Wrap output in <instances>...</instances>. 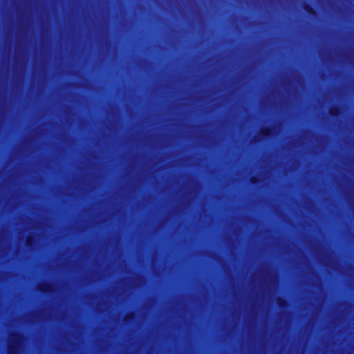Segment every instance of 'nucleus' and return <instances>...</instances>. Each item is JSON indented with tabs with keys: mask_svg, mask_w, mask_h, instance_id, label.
Segmentation results:
<instances>
[{
	"mask_svg": "<svg viewBox=\"0 0 354 354\" xmlns=\"http://www.w3.org/2000/svg\"><path fill=\"white\" fill-rule=\"evenodd\" d=\"M12 339L8 348V354H18L19 346L21 343V335L15 333L12 335Z\"/></svg>",
	"mask_w": 354,
	"mask_h": 354,
	"instance_id": "obj_1",
	"label": "nucleus"
},
{
	"mask_svg": "<svg viewBox=\"0 0 354 354\" xmlns=\"http://www.w3.org/2000/svg\"><path fill=\"white\" fill-rule=\"evenodd\" d=\"M272 133V129L270 126L262 127L259 131V134L263 138H269Z\"/></svg>",
	"mask_w": 354,
	"mask_h": 354,
	"instance_id": "obj_2",
	"label": "nucleus"
},
{
	"mask_svg": "<svg viewBox=\"0 0 354 354\" xmlns=\"http://www.w3.org/2000/svg\"><path fill=\"white\" fill-rule=\"evenodd\" d=\"M303 8L308 15L312 17H315L317 15V11L312 5L309 3H304Z\"/></svg>",
	"mask_w": 354,
	"mask_h": 354,
	"instance_id": "obj_3",
	"label": "nucleus"
},
{
	"mask_svg": "<svg viewBox=\"0 0 354 354\" xmlns=\"http://www.w3.org/2000/svg\"><path fill=\"white\" fill-rule=\"evenodd\" d=\"M38 290L43 293L51 292L53 290L52 286L48 283H43L39 285Z\"/></svg>",
	"mask_w": 354,
	"mask_h": 354,
	"instance_id": "obj_4",
	"label": "nucleus"
},
{
	"mask_svg": "<svg viewBox=\"0 0 354 354\" xmlns=\"http://www.w3.org/2000/svg\"><path fill=\"white\" fill-rule=\"evenodd\" d=\"M340 111L338 106H331L329 109V113L333 117H337L339 115Z\"/></svg>",
	"mask_w": 354,
	"mask_h": 354,
	"instance_id": "obj_5",
	"label": "nucleus"
},
{
	"mask_svg": "<svg viewBox=\"0 0 354 354\" xmlns=\"http://www.w3.org/2000/svg\"><path fill=\"white\" fill-rule=\"evenodd\" d=\"M34 243H35L34 236L32 235H28L26 239V246L28 248H31L34 245Z\"/></svg>",
	"mask_w": 354,
	"mask_h": 354,
	"instance_id": "obj_6",
	"label": "nucleus"
},
{
	"mask_svg": "<svg viewBox=\"0 0 354 354\" xmlns=\"http://www.w3.org/2000/svg\"><path fill=\"white\" fill-rule=\"evenodd\" d=\"M277 304L279 305V306L280 307H284L286 306V301L285 299H281V298H279L277 299Z\"/></svg>",
	"mask_w": 354,
	"mask_h": 354,
	"instance_id": "obj_7",
	"label": "nucleus"
},
{
	"mask_svg": "<svg viewBox=\"0 0 354 354\" xmlns=\"http://www.w3.org/2000/svg\"><path fill=\"white\" fill-rule=\"evenodd\" d=\"M133 317H134V315H133V313H128V314L125 316L124 319H125L126 321H130V320H131Z\"/></svg>",
	"mask_w": 354,
	"mask_h": 354,
	"instance_id": "obj_8",
	"label": "nucleus"
},
{
	"mask_svg": "<svg viewBox=\"0 0 354 354\" xmlns=\"http://www.w3.org/2000/svg\"><path fill=\"white\" fill-rule=\"evenodd\" d=\"M251 182L252 183H257L259 182V178H257V177H252L251 179H250Z\"/></svg>",
	"mask_w": 354,
	"mask_h": 354,
	"instance_id": "obj_9",
	"label": "nucleus"
}]
</instances>
